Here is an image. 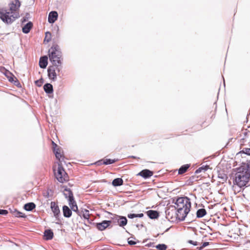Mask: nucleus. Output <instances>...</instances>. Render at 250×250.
Here are the masks:
<instances>
[{
    "label": "nucleus",
    "instance_id": "obj_1",
    "mask_svg": "<svg viewBox=\"0 0 250 250\" xmlns=\"http://www.w3.org/2000/svg\"><path fill=\"white\" fill-rule=\"evenodd\" d=\"M233 183L240 188L250 186V161L242 163L237 168V171L233 177Z\"/></svg>",
    "mask_w": 250,
    "mask_h": 250
},
{
    "label": "nucleus",
    "instance_id": "obj_2",
    "mask_svg": "<svg viewBox=\"0 0 250 250\" xmlns=\"http://www.w3.org/2000/svg\"><path fill=\"white\" fill-rule=\"evenodd\" d=\"M49 60L52 65L56 66V71L59 73L62 68V53L60 46L53 44L48 51Z\"/></svg>",
    "mask_w": 250,
    "mask_h": 250
},
{
    "label": "nucleus",
    "instance_id": "obj_3",
    "mask_svg": "<svg viewBox=\"0 0 250 250\" xmlns=\"http://www.w3.org/2000/svg\"><path fill=\"white\" fill-rule=\"evenodd\" d=\"M11 12H7L3 9H0V19L4 22L8 24L12 23L16 19L19 17L18 13L10 15Z\"/></svg>",
    "mask_w": 250,
    "mask_h": 250
},
{
    "label": "nucleus",
    "instance_id": "obj_4",
    "mask_svg": "<svg viewBox=\"0 0 250 250\" xmlns=\"http://www.w3.org/2000/svg\"><path fill=\"white\" fill-rule=\"evenodd\" d=\"M176 207L175 208H182V209H185L188 207L190 208H191V202L190 199L187 197H181L177 198L176 202H175Z\"/></svg>",
    "mask_w": 250,
    "mask_h": 250
},
{
    "label": "nucleus",
    "instance_id": "obj_5",
    "mask_svg": "<svg viewBox=\"0 0 250 250\" xmlns=\"http://www.w3.org/2000/svg\"><path fill=\"white\" fill-rule=\"evenodd\" d=\"M55 176L57 180L60 183H62L68 180V175L61 164H58L57 172H55Z\"/></svg>",
    "mask_w": 250,
    "mask_h": 250
},
{
    "label": "nucleus",
    "instance_id": "obj_6",
    "mask_svg": "<svg viewBox=\"0 0 250 250\" xmlns=\"http://www.w3.org/2000/svg\"><path fill=\"white\" fill-rule=\"evenodd\" d=\"M107 213L109 215L112 216L110 217L114 223H117L118 225L121 227L124 228L125 226L126 225L127 223V219L126 217L124 216H120L116 214H114L112 213H110L108 211H106ZM109 218V217H108Z\"/></svg>",
    "mask_w": 250,
    "mask_h": 250
},
{
    "label": "nucleus",
    "instance_id": "obj_7",
    "mask_svg": "<svg viewBox=\"0 0 250 250\" xmlns=\"http://www.w3.org/2000/svg\"><path fill=\"white\" fill-rule=\"evenodd\" d=\"M176 219L180 221H183L185 219L188 214L190 211V208L187 207L185 209L182 208H177Z\"/></svg>",
    "mask_w": 250,
    "mask_h": 250
},
{
    "label": "nucleus",
    "instance_id": "obj_8",
    "mask_svg": "<svg viewBox=\"0 0 250 250\" xmlns=\"http://www.w3.org/2000/svg\"><path fill=\"white\" fill-rule=\"evenodd\" d=\"M112 223L111 220H104L100 223H94L93 224L96 228L100 231H103L109 227Z\"/></svg>",
    "mask_w": 250,
    "mask_h": 250
},
{
    "label": "nucleus",
    "instance_id": "obj_9",
    "mask_svg": "<svg viewBox=\"0 0 250 250\" xmlns=\"http://www.w3.org/2000/svg\"><path fill=\"white\" fill-rule=\"evenodd\" d=\"M56 66L50 65L47 68V75L48 78L53 81L57 80V73L56 72Z\"/></svg>",
    "mask_w": 250,
    "mask_h": 250
},
{
    "label": "nucleus",
    "instance_id": "obj_10",
    "mask_svg": "<svg viewBox=\"0 0 250 250\" xmlns=\"http://www.w3.org/2000/svg\"><path fill=\"white\" fill-rule=\"evenodd\" d=\"M9 5L11 14H14V12H17L19 10L21 4L19 0H12Z\"/></svg>",
    "mask_w": 250,
    "mask_h": 250
},
{
    "label": "nucleus",
    "instance_id": "obj_11",
    "mask_svg": "<svg viewBox=\"0 0 250 250\" xmlns=\"http://www.w3.org/2000/svg\"><path fill=\"white\" fill-rule=\"evenodd\" d=\"M50 208L55 217L58 220H60L59 217L60 215V210L57 204L55 202H51Z\"/></svg>",
    "mask_w": 250,
    "mask_h": 250
},
{
    "label": "nucleus",
    "instance_id": "obj_12",
    "mask_svg": "<svg viewBox=\"0 0 250 250\" xmlns=\"http://www.w3.org/2000/svg\"><path fill=\"white\" fill-rule=\"evenodd\" d=\"M153 172L149 169H143L139 172L137 175L141 176L144 179H148L153 175Z\"/></svg>",
    "mask_w": 250,
    "mask_h": 250
},
{
    "label": "nucleus",
    "instance_id": "obj_13",
    "mask_svg": "<svg viewBox=\"0 0 250 250\" xmlns=\"http://www.w3.org/2000/svg\"><path fill=\"white\" fill-rule=\"evenodd\" d=\"M58 14L56 11H51L48 15V21L50 23H53L57 20Z\"/></svg>",
    "mask_w": 250,
    "mask_h": 250
},
{
    "label": "nucleus",
    "instance_id": "obj_14",
    "mask_svg": "<svg viewBox=\"0 0 250 250\" xmlns=\"http://www.w3.org/2000/svg\"><path fill=\"white\" fill-rule=\"evenodd\" d=\"M242 134L243 136L240 140V143L241 145H244V144L250 138V131L246 129L243 131Z\"/></svg>",
    "mask_w": 250,
    "mask_h": 250
},
{
    "label": "nucleus",
    "instance_id": "obj_15",
    "mask_svg": "<svg viewBox=\"0 0 250 250\" xmlns=\"http://www.w3.org/2000/svg\"><path fill=\"white\" fill-rule=\"evenodd\" d=\"M62 188H64L63 195L67 200L74 198L73 192L70 188L66 186H63Z\"/></svg>",
    "mask_w": 250,
    "mask_h": 250
},
{
    "label": "nucleus",
    "instance_id": "obj_16",
    "mask_svg": "<svg viewBox=\"0 0 250 250\" xmlns=\"http://www.w3.org/2000/svg\"><path fill=\"white\" fill-rule=\"evenodd\" d=\"M48 64V57L47 56L44 55L42 56L39 61V66L41 68L44 69L46 67Z\"/></svg>",
    "mask_w": 250,
    "mask_h": 250
},
{
    "label": "nucleus",
    "instance_id": "obj_17",
    "mask_svg": "<svg viewBox=\"0 0 250 250\" xmlns=\"http://www.w3.org/2000/svg\"><path fill=\"white\" fill-rule=\"evenodd\" d=\"M62 213L63 215L65 218H70L72 214L71 209L66 205L62 206Z\"/></svg>",
    "mask_w": 250,
    "mask_h": 250
},
{
    "label": "nucleus",
    "instance_id": "obj_18",
    "mask_svg": "<svg viewBox=\"0 0 250 250\" xmlns=\"http://www.w3.org/2000/svg\"><path fill=\"white\" fill-rule=\"evenodd\" d=\"M146 214L151 219H156L159 217V212L157 210H149L146 212Z\"/></svg>",
    "mask_w": 250,
    "mask_h": 250
},
{
    "label": "nucleus",
    "instance_id": "obj_19",
    "mask_svg": "<svg viewBox=\"0 0 250 250\" xmlns=\"http://www.w3.org/2000/svg\"><path fill=\"white\" fill-rule=\"evenodd\" d=\"M33 27V23L31 21L28 22L22 28V32L24 34H28Z\"/></svg>",
    "mask_w": 250,
    "mask_h": 250
},
{
    "label": "nucleus",
    "instance_id": "obj_20",
    "mask_svg": "<svg viewBox=\"0 0 250 250\" xmlns=\"http://www.w3.org/2000/svg\"><path fill=\"white\" fill-rule=\"evenodd\" d=\"M43 90L46 94H52L53 92V85L50 83H46L43 85Z\"/></svg>",
    "mask_w": 250,
    "mask_h": 250
},
{
    "label": "nucleus",
    "instance_id": "obj_21",
    "mask_svg": "<svg viewBox=\"0 0 250 250\" xmlns=\"http://www.w3.org/2000/svg\"><path fill=\"white\" fill-rule=\"evenodd\" d=\"M36 206L33 202H29L24 205L23 208L26 211H31L36 208Z\"/></svg>",
    "mask_w": 250,
    "mask_h": 250
},
{
    "label": "nucleus",
    "instance_id": "obj_22",
    "mask_svg": "<svg viewBox=\"0 0 250 250\" xmlns=\"http://www.w3.org/2000/svg\"><path fill=\"white\" fill-rule=\"evenodd\" d=\"M10 210L11 212L12 213L13 215L16 217H19V218L26 217V216L25 215V214L22 213L21 212L18 211L17 209H14L13 210L11 209H10Z\"/></svg>",
    "mask_w": 250,
    "mask_h": 250
},
{
    "label": "nucleus",
    "instance_id": "obj_23",
    "mask_svg": "<svg viewBox=\"0 0 250 250\" xmlns=\"http://www.w3.org/2000/svg\"><path fill=\"white\" fill-rule=\"evenodd\" d=\"M44 236L47 240H51L53 237V232L50 229H46L44 232Z\"/></svg>",
    "mask_w": 250,
    "mask_h": 250
},
{
    "label": "nucleus",
    "instance_id": "obj_24",
    "mask_svg": "<svg viewBox=\"0 0 250 250\" xmlns=\"http://www.w3.org/2000/svg\"><path fill=\"white\" fill-rule=\"evenodd\" d=\"M190 167V164H185L182 166L178 169V174H182L187 171L188 169Z\"/></svg>",
    "mask_w": 250,
    "mask_h": 250
},
{
    "label": "nucleus",
    "instance_id": "obj_25",
    "mask_svg": "<svg viewBox=\"0 0 250 250\" xmlns=\"http://www.w3.org/2000/svg\"><path fill=\"white\" fill-rule=\"evenodd\" d=\"M207 214V211L205 208H200L197 210L196 218H201Z\"/></svg>",
    "mask_w": 250,
    "mask_h": 250
},
{
    "label": "nucleus",
    "instance_id": "obj_26",
    "mask_svg": "<svg viewBox=\"0 0 250 250\" xmlns=\"http://www.w3.org/2000/svg\"><path fill=\"white\" fill-rule=\"evenodd\" d=\"M112 184L114 187L121 186L123 185V180L121 178H115L112 181Z\"/></svg>",
    "mask_w": 250,
    "mask_h": 250
},
{
    "label": "nucleus",
    "instance_id": "obj_27",
    "mask_svg": "<svg viewBox=\"0 0 250 250\" xmlns=\"http://www.w3.org/2000/svg\"><path fill=\"white\" fill-rule=\"evenodd\" d=\"M4 75L8 79V81L11 83H13V82L14 81V79H15L16 78L11 72L8 70H6Z\"/></svg>",
    "mask_w": 250,
    "mask_h": 250
},
{
    "label": "nucleus",
    "instance_id": "obj_28",
    "mask_svg": "<svg viewBox=\"0 0 250 250\" xmlns=\"http://www.w3.org/2000/svg\"><path fill=\"white\" fill-rule=\"evenodd\" d=\"M83 213H81V217H83L84 219H86L89 223H91L92 220H89V210L84 209V210L82 211Z\"/></svg>",
    "mask_w": 250,
    "mask_h": 250
},
{
    "label": "nucleus",
    "instance_id": "obj_29",
    "mask_svg": "<svg viewBox=\"0 0 250 250\" xmlns=\"http://www.w3.org/2000/svg\"><path fill=\"white\" fill-rule=\"evenodd\" d=\"M209 168V166L206 165V166H203L200 167H199L198 169H197L195 171V174H197L201 172H206L208 169Z\"/></svg>",
    "mask_w": 250,
    "mask_h": 250
},
{
    "label": "nucleus",
    "instance_id": "obj_30",
    "mask_svg": "<svg viewBox=\"0 0 250 250\" xmlns=\"http://www.w3.org/2000/svg\"><path fill=\"white\" fill-rule=\"evenodd\" d=\"M218 178L222 180V182L223 183L226 182L228 179V176L224 172H219L218 174Z\"/></svg>",
    "mask_w": 250,
    "mask_h": 250
},
{
    "label": "nucleus",
    "instance_id": "obj_31",
    "mask_svg": "<svg viewBox=\"0 0 250 250\" xmlns=\"http://www.w3.org/2000/svg\"><path fill=\"white\" fill-rule=\"evenodd\" d=\"M117 159H104V161L103 162V165H111L112 164L115 163L117 161Z\"/></svg>",
    "mask_w": 250,
    "mask_h": 250
},
{
    "label": "nucleus",
    "instance_id": "obj_32",
    "mask_svg": "<svg viewBox=\"0 0 250 250\" xmlns=\"http://www.w3.org/2000/svg\"><path fill=\"white\" fill-rule=\"evenodd\" d=\"M51 40V34L50 32H46L45 33V37L44 40V42H49Z\"/></svg>",
    "mask_w": 250,
    "mask_h": 250
},
{
    "label": "nucleus",
    "instance_id": "obj_33",
    "mask_svg": "<svg viewBox=\"0 0 250 250\" xmlns=\"http://www.w3.org/2000/svg\"><path fill=\"white\" fill-rule=\"evenodd\" d=\"M155 248L158 250H166L167 247L166 244H159L155 246Z\"/></svg>",
    "mask_w": 250,
    "mask_h": 250
},
{
    "label": "nucleus",
    "instance_id": "obj_34",
    "mask_svg": "<svg viewBox=\"0 0 250 250\" xmlns=\"http://www.w3.org/2000/svg\"><path fill=\"white\" fill-rule=\"evenodd\" d=\"M67 201L68 202V204H69V206L70 207V208H73V206H76V205H77V203H76V202L74 198L70 199H69V200H67Z\"/></svg>",
    "mask_w": 250,
    "mask_h": 250
},
{
    "label": "nucleus",
    "instance_id": "obj_35",
    "mask_svg": "<svg viewBox=\"0 0 250 250\" xmlns=\"http://www.w3.org/2000/svg\"><path fill=\"white\" fill-rule=\"evenodd\" d=\"M240 153H244L248 156H250V148H247V147L243 148V149L241 151H240Z\"/></svg>",
    "mask_w": 250,
    "mask_h": 250
},
{
    "label": "nucleus",
    "instance_id": "obj_36",
    "mask_svg": "<svg viewBox=\"0 0 250 250\" xmlns=\"http://www.w3.org/2000/svg\"><path fill=\"white\" fill-rule=\"evenodd\" d=\"M44 82L43 78H41L40 79L35 81V84L38 86L41 87Z\"/></svg>",
    "mask_w": 250,
    "mask_h": 250
},
{
    "label": "nucleus",
    "instance_id": "obj_37",
    "mask_svg": "<svg viewBox=\"0 0 250 250\" xmlns=\"http://www.w3.org/2000/svg\"><path fill=\"white\" fill-rule=\"evenodd\" d=\"M71 211L75 212L79 216H81V212L79 211L78 208V206H73V208H71Z\"/></svg>",
    "mask_w": 250,
    "mask_h": 250
},
{
    "label": "nucleus",
    "instance_id": "obj_38",
    "mask_svg": "<svg viewBox=\"0 0 250 250\" xmlns=\"http://www.w3.org/2000/svg\"><path fill=\"white\" fill-rule=\"evenodd\" d=\"M208 245H209V242H205L202 243V245L201 246H200V247H197V250H201L204 248H205L206 247L208 246Z\"/></svg>",
    "mask_w": 250,
    "mask_h": 250
},
{
    "label": "nucleus",
    "instance_id": "obj_39",
    "mask_svg": "<svg viewBox=\"0 0 250 250\" xmlns=\"http://www.w3.org/2000/svg\"><path fill=\"white\" fill-rule=\"evenodd\" d=\"M55 155L56 158L59 160H60L61 158L62 157V155L61 154L60 151H56Z\"/></svg>",
    "mask_w": 250,
    "mask_h": 250
},
{
    "label": "nucleus",
    "instance_id": "obj_40",
    "mask_svg": "<svg viewBox=\"0 0 250 250\" xmlns=\"http://www.w3.org/2000/svg\"><path fill=\"white\" fill-rule=\"evenodd\" d=\"M12 83H13L15 85L18 87H21V83L16 78H15V79H14V81H13Z\"/></svg>",
    "mask_w": 250,
    "mask_h": 250
},
{
    "label": "nucleus",
    "instance_id": "obj_41",
    "mask_svg": "<svg viewBox=\"0 0 250 250\" xmlns=\"http://www.w3.org/2000/svg\"><path fill=\"white\" fill-rule=\"evenodd\" d=\"M196 177L195 176H191L189 179H188L189 183V184H192L194 182L196 181L195 179Z\"/></svg>",
    "mask_w": 250,
    "mask_h": 250
},
{
    "label": "nucleus",
    "instance_id": "obj_42",
    "mask_svg": "<svg viewBox=\"0 0 250 250\" xmlns=\"http://www.w3.org/2000/svg\"><path fill=\"white\" fill-rule=\"evenodd\" d=\"M8 213V211L6 209H0V215H6Z\"/></svg>",
    "mask_w": 250,
    "mask_h": 250
},
{
    "label": "nucleus",
    "instance_id": "obj_43",
    "mask_svg": "<svg viewBox=\"0 0 250 250\" xmlns=\"http://www.w3.org/2000/svg\"><path fill=\"white\" fill-rule=\"evenodd\" d=\"M127 242H128V244L131 246L134 245L136 244V242H135L133 240H130V238L128 239Z\"/></svg>",
    "mask_w": 250,
    "mask_h": 250
},
{
    "label": "nucleus",
    "instance_id": "obj_44",
    "mask_svg": "<svg viewBox=\"0 0 250 250\" xmlns=\"http://www.w3.org/2000/svg\"><path fill=\"white\" fill-rule=\"evenodd\" d=\"M188 243L192 244L194 246H197L198 245V243L196 241H194L191 240H189L188 241Z\"/></svg>",
    "mask_w": 250,
    "mask_h": 250
},
{
    "label": "nucleus",
    "instance_id": "obj_45",
    "mask_svg": "<svg viewBox=\"0 0 250 250\" xmlns=\"http://www.w3.org/2000/svg\"><path fill=\"white\" fill-rule=\"evenodd\" d=\"M127 217L130 219H133L134 218H136V215L135 213H130L127 215Z\"/></svg>",
    "mask_w": 250,
    "mask_h": 250
},
{
    "label": "nucleus",
    "instance_id": "obj_46",
    "mask_svg": "<svg viewBox=\"0 0 250 250\" xmlns=\"http://www.w3.org/2000/svg\"><path fill=\"white\" fill-rule=\"evenodd\" d=\"M104 161V159H101L100 160L98 161L97 162H96V164H97L98 166L103 165V162Z\"/></svg>",
    "mask_w": 250,
    "mask_h": 250
},
{
    "label": "nucleus",
    "instance_id": "obj_47",
    "mask_svg": "<svg viewBox=\"0 0 250 250\" xmlns=\"http://www.w3.org/2000/svg\"><path fill=\"white\" fill-rule=\"evenodd\" d=\"M52 192V190L48 189L47 191V192H46V194L44 195L45 198H48L49 197V192Z\"/></svg>",
    "mask_w": 250,
    "mask_h": 250
},
{
    "label": "nucleus",
    "instance_id": "obj_48",
    "mask_svg": "<svg viewBox=\"0 0 250 250\" xmlns=\"http://www.w3.org/2000/svg\"><path fill=\"white\" fill-rule=\"evenodd\" d=\"M136 217H138V218H142L144 216V214L141 213H139V214H136Z\"/></svg>",
    "mask_w": 250,
    "mask_h": 250
},
{
    "label": "nucleus",
    "instance_id": "obj_49",
    "mask_svg": "<svg viewBox=\"0 0 250 250\" xmlns=\"http://www.w3.org/2000/svg\"><path fill=\"white\" fill-rule=\"evenodd\" d=\"M52 146H53V149L55 148L58 147V146L54 143L53 141L52 142Z\"/></svg>",
    "mask_w": 250,
    "mask_h": 250
},
{
    "label": "nucleus",
    "instance_id": "obj_50",
    "mask_svg": "<svg viewBox=\"0 0 250 250\" xmlns=\"http://www.w3.org/2000/svg\"><path fill=\"white\" fill-rule=\"evenodd\" d=\"M56 31H57V34L59 35V27L58 26H56V27H54V30H56Z\"/></svg>",
    "mask_w": 250,
    "mask_h": 250
},
{
    "label": "nucleus",
    "instance_id": "obj_51",
    "mask_svg": "<svg viewBox=\"0 0 250 250\" xmlns=\"http://www.w3.org/2000/svg\"><path fill=\"white\" fill-rule=\"evenodd\" d=\"M53 152L54 153V154H55L56 151H60L59 148L58 147L57 148H53Z\"/></svg>",
    "mask_w": 250,
    "mask_h": 250
},
{
    "label": "nucleus",
    "instance_id": "obj_52",
    "mask_svg": "<svg viewBox=\"0 0 250 250\" xmlns=\"http://www.w3.org/2000/svg\"><path fill=\"white\" fill-rule=\"evenodd\" d=\"M128 157H129V158H133V159H140V158H139V157H136V156H133V155H132V156H128Z\"/></svg>",
    "mask_w": 250,
    "mask_h": 250
},
{
    "label": "nucleus",
    "instance_id": "obj_53",
    "mask_svg": "<svg viewBox=\"0 0 250 250\" xmlns=\"http://www.w3.org/2000/svg\"><path fill=\"white\" fill-rule=\"evenodd\" d=\"M26 20H27L26 18V17H23L22 19V22H24L26 21Z\"/></svg>",
    "mask_w": 250,
    "mask_h": 250
},
{
    "label": "nucleus",
    "instance_id": "obj_54",
    "mask_svg": "<svg viewBox=\"0 0 250 250\" xmlns=\"http://www.w3.org/2000/svg\"><path fill=\"white\" fill-rule=\"evenodd\" d=\"M136 226L137 228H139L140 227H143V225H140L139 224H137V225H136Z\"/></svg>",
    "mask_w": 250,
    "mask_h": 250
},
{
    "label": "nucleus",
    "instance_id": "obj_55",
    "mask_svg": "<svg viewBox=\"0 0 250 250\" xmlns=\"http://www.w3.org/2000/svg\"><path fill=\"white\" fill-rule=\"evenodd\" d=\"M153 243H150L147 245L148 247H151L153 245Z\"/></svg>",
    "mask_w": 250,
    "mask_h": 250
},
{
    "label": "nucleus",
    "instance_id": "obj_56",
    "mask_svg": "<svg viewBox=\"0 0 250 250\" xmlns=\"http://www.w3.org/2000/svg\"><path fill=\"white\" fill-rule=\"evenodd\" d=\"M249 140H250V142H249V146H250V138Z\"/></svg>",
    "mask_w": 250,
    "mask_h": 250
},
{
    "label": "nucleus",
    "instance_id": "obj_57",
    "mask_svg": "<svg viewBox=\"0 0 250 250\" xmlns=\"http://www.w3.org/2000/svg\"><path fill=\"white\" fill-rule=\"evenodd\" d=\"M56 223L57 224H60V223H59V222H56Z\"/></svg>",
    "mask_w": 250,
    "mask_h": 250
}]
</instances>
